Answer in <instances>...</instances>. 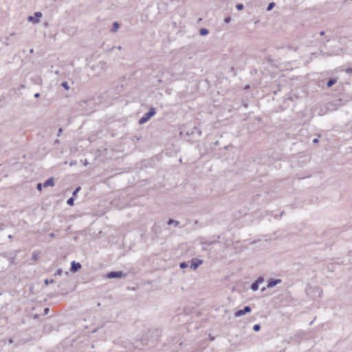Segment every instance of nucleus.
Listing matches in <instances>:
<instances>
[{"label": "nucleus", "instance_id": "obj_17", "mask_svg": "<svg viewBox=\"0 0 352 352\" xmlns=\"http://www.w3.org/2000/svg\"><path fill=\"white\" fill-rule=\"evenodd\" d=\"M253 329L255 331H258L261 329V326L258 324H256L253 327Z\"/></svg>", "mask_w": 352, "mask_h": 352}, {"label": "nucleus", "instance_id": "obj_4", "mask_svg": "<svg viewBox=\"0 0 352 352\" xmlns=\"http://www.w3.org/2000/svg\"><path fill=\"white\" fill-rule=\"evenodd\" d=\"M251 311V308L249 306H245L243 309H240L236 311L234 313L235 317H241L243 315H245L247 313H250Z\"/></svg>", "mask_w": 352, "mask_h": 352}, {"label": "nucleus", "instance_id": "obj_24", "mask_svg": "<svg viewBox=\"0 0 352 352\" xmlns=\"http://www.w3.org/2000/svg\"><path fill=\"white\" fill-rule=\"evenodd\" d=\"M80 187H78L75 189V190L73 192V195H76V193L80 190Z\"/></svg>", "mask_w": 352, "mask_h": 352}, {"label": "nucleus", "instance_id": "obj_13", "mask_svg": "<svg viewBox=\"0 0 352 352\" xmlns=\"http://www.w3.org/2000/svg\"><path fill=\"white\" fill-rule=\"evenodd\" d=\"M251 289L253 291H256L258 289V284L255 281L251 285Z\"/></svg>", "mask_w": 352, "mask_h": 352}, {"label": "nucleus", "instance_id": "obj_3", "mask_svg": "<svg viewBox=\"0 0 352 352\" xmlns=\"http://www.w3.org/2000/svg\"><path fill=\"white\" fill-rule=\"evenodd\" d=\"M42 16V13L40 12H36L34 13V16H29L28 18V21L29 22H32L33 23H37L39 21V19Z\"/></svg>", "mask_w": 352, "mask_h": 352}, {"label": "nucleus", "instance_id": "obj_14", "mask_svg": "<svg viewBox=\"0 0 352 352\" xmlns=\"http://www.w3.org/2000/svg\"><path fill=\"white\" fill-rule=\"evenodd\" d=\"M275 6H276V3L274 2L270 3L267 8V11L272 10L274 8Z\"/></svg>", "mask_w": 352, "mask_h": 352}, {"label": "nucleus", "instance_id": "obj_30", "mask_svg": "<svg viewBox=\"0 0 352 352\" xmlns=\"http://www.w3.org/2000/svg\"><path fill=\"white\" fill-rule=\"evenodd\" d=\"M49 310H50V309H49V308H45V309H44V312H45V314H47L48 313Z\"/></svg>", "mask_w": 352, "mask_h": 352}, {"label": "nucleus", "instance_id": "obj_21", "mask_svg": "<svg viewBox=\"0 0 352 352\" xmlns=\"http://www.w3.org/2000/svg\"><path fill=\"white\" fill-rule=\"evenodd\" d=\"M42 187H43V184H42L41 183H38L37 184L36 188H37L38 190L41 191L42 190Z\"/></svg>", "mask_w": 352, "mask_h": 352}, {"label": "nucleus", "instance_id": "obj_2", "mask_svg": "<svg viewBox=\"0 0 352 352\" xmlns=\"http://www.w3.org/2000/svg\"><path fill=\"white\" fill-rule=\"evenodd\" d=\"M124 276H125V274L122 271L111 272L107 274V278H122Z\"/></svg>", "mask_w": 352, "mask_h": 352}, {"label": "nucleus", "instance_id": "obj_34", "mask_svg": "<svg viewBox=\"0 0 352 352\" xmlns=\"http://www.w3.org/2000/svg\"><path fill=\"white\" fill-rule=\"evenodd\" d=\"M320 34L322 35V36L324 35V32H323V31L320 32Z\"/></svg>", "mask_w": 352, "mask_h": 352}, {"label": "nucleus", "instance_id": "obj_1", "mask_svg": "<svg viewBox=\"0 0 352 352\" xmlns=\"http://www.w3.org/2000/svg\"><path fill=\"white\" fill-rule=\"evenodd\" d=\"M156 113V111H155V109L153 108V107H151L149 111L146 113L139 120V124H144L145 122H146L147 121H148V120L153 117V116H155Z\"/></svg>", "mask_w": 352, "mask_h": 352}, {"label": "nucleus", "instance_id": "obj_11", "mask_svg": "<svg viewBox=\"0 0 352 352\" xmlns=\"http://www.w3.org/2000/svg\"><path fill=\"white\" fill-rule=\"evenodd\" d=\"M209 33V31L206 28H201L199 31V34L201 36H206Z\"/></svg>", "mask_w": 352, "mask_h": 352}, {"label": "nucleus", "instance_id": "obj_7", "mask_svg": "<svg viewBox=\"0 0 352 352\" xmlns=\"http://www.w3.org/2000/svg\"><path fill=\"white\" fill-rule=\"evenodd\" d=\"M55 185V183H54V177H50L48 179H47L44 183H43V187L44 188H47L48 186H54Z\"/></svg>", "mask_w": 352, "mask_h": 352}, {"label": "nucleus", "instance_id": "obj_15", "mask_svg": "<svg viewBox=\"0 0 352 352\" xmlns=\"http://www.w3.org/2000/svg\"><path fill=\"white\" fill-rule=\"evenodd\" d=\"M74 198L72 197H70L69 199H67V204L69 205V206H73L74 205Z\"/></svg>", "mask_w": 352, "mask_h": 352}, {"label": "nucleus", "instance_id": "obj_33", "mask_svg": "<svg viewBox=\"0 0 352 352\" xmlns=\"http://www.w3.org/2000/svg\"><path fill=\"white\" fill-rule=\"evenodd\" d=\"M313 142L314 143H318V140L317 138H315L313 140Z\"/></svg>", "mask_w": 352, "mask_h": 352}, {"label": "nucleus", "instance_id": "obj_18", "mask_svg": "<svg viewBox=\"0 0 352 352\" xmlns=\"http://www.w3.org/2000/svg\"><path fill=\"white\" fill-rule=\"evenodd\" d=\"M236 8L238 10H242L243 9V5L241 3L236 4Z\"/></svg>", "mask_w": 352, "mask_h": 352}, {"label": "nucleus", "instance_id": "obj_10", "mask_svg": "<svg viewBox=\"0 0 352 352\" xmlns=\"http://www.w3.org/2000/svg\"><path fill=\"white\" fill-rule=\"evenodd\" d=\"M337 82V80L336 78H331L328 80L327 83V87H332L333 85H335Z\"/></svg>", "mask_w": 352, "mask_h": 352}, {"label": "nucleus", "instance_id": "obj_22", "mask_svg": "<svg viewBox=\"0 0 352 352\" xmlns=\"http://www.w3.org/2000/svg\"><path fill=\"white\" fill-rule=\"evenodd\" d=\"M256 282L259 285L261 283H263V277H259L256 280Z\"/></svg>", "mask_w": 352, "mask_h": 352}, {"label": "nucleus", "instance_id": "obj_23", "mask_svg": "<svg viewBox=\"0 0 352 352\" xmlns=\"http://www.w3.org/2000/svg\"><path fill=\"white\" fill-rule=\"evenodd\" d=\"M345 72L347 74H352V67H349V68L346 69Z\"/></svg>", "mask_w": 352, "mask_h": 352}, {"label": "nucleus", "instance_id": "obj_20", "mask_svg": "<svg viewBox=\"0 0 352 352\" xmlns=\"http://www.w3.org/2000/svg\"><path fill=\"white\" fill-rule=\"evenodd\" d=\"M62 86L66 89L68 90L69 89V87L68 85V83L67 82H63L62 83Z\"/></svg>", "mask_w": 352, "mask_h": 352}, {"label": "nucleus", "instance_id": "obj_19", "mask_svg": "<svg viewBox=\"0 0 352 352\" xmlns=\"http://www.w3.org/2000/svg\"><path fill=\"white\" fill-rule=\"evenodd\" d=\"M179 267L182 268V269H184L186 267H188V264L185 262H182L179 264Z\"/></svg>", "mask_w": 352, "mask_h": 352}, {"label": "nucleus", "instance_id": "obj_12", "mask_svg": "<svg viewBox=\"0 0 352 352\" xmlns=\"http://www.w3.org/2000/svg\"><path fill=\"white\" fill-rule=\"evenodd\" d=\"M172 224H173L175 226H179V222L176 220L169 219L168 221V225H172Z\"/></svg>", "mask_w": 352, "mask_h": 352}, {"label": "nucleus", "instance_id": "obj_35", "mask_svg": "<svg viewBox=\"0 0 352 352\" xmlns=\"http://www.w3.org/2000/svg\"><path fill=\"white\" fill-rule=\"evenodd\" d=\"M84 164H85V166H87V165L88 164V162H87V160H85V162Z\"/></svg>", "mask_w": 352, "mask_h": 352}, {"label": "nucleus", "instance_id": "obj_26", "mask_svg": "<svg viewBox=\"0 0 352 352\" xmlns=\"http://www.w3.org/2000/svg\"><path fill=\"white\" fill-rule=\"evenodd\" d=\"M53 281H54L53 280H49L48 279H46V280H45V283L46 285H49L50 283H53Z\"/></svg>", "mask_w": 352, "mask_h": 352}, {"label": "nucleus", "instance_id": "obj_16", "mask_svg": "<svg viewBox=\"0 0 352 352\" xmlns=\"http://www.w3.org/2000/svg\"><path fill=\"white\" fill-rule=\"evenodd\" d=\"M38 258V254L36 253V252H34L33 254H32V259L36 261H37Z\"/></svg>", "mask_w": 352, "mask_h": 352}, {"label": "nucleus", "instance_id": "obj_25", "mask_svg": "<svg viewBox=\"0 0 352 352\" xmlns=\"http://www.w3.org/2000/svg\"><path fill=\"white\" fill-rule=\"evenodd\" d=\"M202 243L208 245H210L213 243V242L212 241H205V242H202Z\"/></svg>", "mask_w": 352, "mask_h": 352}, {"label": "nucleus", "instance_id": "obj_9", "mask_svg": "<svg viewBox=\"0 0 352 352\" xmlns=\"http://www.w3.org/2000/svg\"><path fill=\"white\" fill-rule=\"evenodd\" d=\"M119 28H120L119 23L117 21H115L112 24V28L111 29V32H113V33L116 32L118 31V30L119 29Z\"/></svg>", "mask_w": 352, "mask_h": 352}, {"label": "nucleus", "instance_id": "obj_5", "mask_svg": "<svg viewBox=\"0 0 352 352\" xmlns=\"http://www.w3.org/2000/svg\"><path fill=\"white\" fill-rule=\"evenodd\" d=\"M203 263V260L199 258H193L191 261L190 268L196 270L199 265Z\"/></svg>", "mask_w": 352, "mask_h": 352}, {"label": "nucleus", "instance_id": "obj_29", "mask_svg": "<svg viewBox=\"0 0 352 352\" xmlns=\"http://www.w3.org/2000/svg\"><path fill=\"white\" fill-rule=\"evenodd\" d=\"M62 131H63L62 129L60 128L59 130H58V136L60 135V133H62Z\"/></svg>", "mask_w": 352, "mask_h": 352}, {"label": "nucleus", "instance_id": "obj_27", "mask_svg": "<svg viewBox=\"0 0 352 352\" xmlns=\"http://www.w3.org/2000/svg\"><path fill=\"white\" fill-rule=\"evenodd\" d=\"M225 23H228L230 21V17H226L224 19Z\"/></svg>", "mask_w": 352, "mask_h": 352}, {"label": "nucleus", "instance_id": "obj_6", "mask_svg": "<svg viewBox=\"0 0 352 352\" xmlns=\"http://www.w3.org/2000/svg\"><path fill=\"white\" fill-rule=\"evenodd\" d=\"M280 283H281L280 279L270 278L268 280L267 287H269V288L273 287L276 286L277 284Z\"/></svg>", "mask_w": 352, "mask_h": 352}, {"label": "nucleus", "instance_id": "obj_8", "mask_svg": "<svg viewBox=\"0 0 352 352\" xmlns=\"http://www.w3.org/2000/svg\"><path fill=\"white\" fill-rule=\"evenodd\" d=\"M81 268V265L79 263H76L73 261L72 263L71 271L73 272H76Z\"/></svg>", "mask_w": 352, "mask_h": 352}, {"label": "nucleus", "instance_id": "obj_28", "mask_svg": "<svg viewBox=\"0 0 352 352\" xmlns=\"http://www.w3.org/2000/svg\"><path fill=\"white\" fill-rule=\"evenodd\" d=\"M62 270L61 269H58L56 272V274L60 276L62 274Z\"/></svg>", "mask_w": 352, "mask_h": 352}, {"label": "nucleus", "instance_id": "obj_32", "mask_svg": "<svg viewBox=\"0 0 352 352\" xmlns=\"http://www.w3.org/2000/svg\"><path fill=\"white\" fill-rule=\"evenodd\" d=\"M40 96V94L39 93H36L34 94V97L35 98H38Z\"/></svg>", "mask_w": 352, "mask_h": 352}, {"label": "nucleus", "instance_id": "obj_31", "mask_svg": "<svg viewBox=\"0 0 352 352\" xmlns=\"http://www.w3.org/2000/svg\"><path fill=\"white\" fill-rule=\"evenodd\" d=\"M13 342H14V341H13V339H12V338H10V339L8 340V343H9V344H12V343H13Z\"/></svg>", "mask_w": 352, "mask_h": 352}]
</instances>
